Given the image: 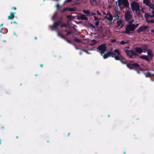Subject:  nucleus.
<instances>
[{"label": "nucleus", "instance_id": "35", "mask_svg": "<svg viewBox=\"0 0 154 154\" xmlns=\"http://www.w3.org/2000/svg\"><path fill=\"white\" fill-rule=\"evenodd\" d=\"M134 20H130L128 22L129 25H133L132 23H133V22L134 21Z\"/></svg>", "mask_w": 154, "mask_h": 154}, {"label": "nucleus", "instance_id": "23", "mask_svg": "<svg viewBox=\"0 0 154 154\" xmlns=\"http://www.w3.org/2000/svg\"><path fill=\"white\" fill-rule=\"evenodd\" d=\"M154 76V74H152L150 72H148L146 74V77H151Z\"/></svg>", "mask_w": 154, "mask_h": 154}, {"label": "nucleus", "instance_id": "45", "mask_svg": "<svg viewBox=\"0 0 154 154\" xmlns=\"http://www.w3.org/2000/svg\"><path fill=\"white\" fill-rule=\"evenodd\" d=\"M110 22L109 23V24H112L114 22L112 20H109Z\"/></svg>", "mask_w": 154, "mask_h": 154}, {"label": "nucleus", "instance_id": "48", "mask_svg": "<svg viewBox=\"0 0 154 154\" xmlns=\"http://www.w3.org/2000/svg\"><path fill=\"white\" fill-rule=\"evenodd\" d=\"M68 30H67V29H66L64 30V32H67V31H68Z\"/></svg>", "mask_w": 154, "mask_h": 154}, {"label": "nucleus", "instance_id": "37", "mask_svg": "<svg viewBox=\"0 0 154 154\" xmlns=\"http://www.w3.org/2000/svg\"><path fill=\"white\" fill-rule=\"evenodd\" d=\"M94 20H95V21H96L97 20H100V18L99 19H98V17H97L95 16H94Z\"/></svg>", "mask_w": 154, "mask_h": 154}, {"label": "nucleus", "instance_id": "40", "mask_svg": "<svg viewBox=\"0 0 154 154\" xmlns=\"http://www.w3.org/2000/svg\"><path fill=\"white\" fill-rule=\"evenodd\" d=\"M111 42L112 43H114L116 42V39H112L111 40Z\"/></svg>", "mask_w": 154, "mask_h": 154}, {"label": "nucleus", "instance_id": "18", "mask_svg": "<svg viewBox=\"0 0 154 154\" xmlns=\"http://www.w3.org/2000/svg\"><path fill=\"white\" fill-rule=\"evenodd\" d=\"M56 31L57 33V35L60 37L61 38H63V39L65 40L66 37H65L63 35L60 33L58 31L56 30Z\"/></svg>", "mask_w": 154, "mask_h": 154}, {"label": "nucleus", "instance_id": "28", "mask_svg": "<svg viewBox=\"0 0 154 154\" xmlns=\"http://www.w3.org/2000/svg\"><path fill=\"white\" fill-rule=\"evenodd\" d=\"M57 12H56L54 13V14L52 16V20H55V18L57 17Z\"/></svg>", "mask_w": 154, "mask_h": 154}, {"label": "nucleus", "instance_id": "4", "mask_svg": "<svg viewBox=\"0 0 154 154\" xmlns=\"http://www.w3.org/2000/svg\"><path fill=\"white\" fill-rule=\"evenodd\" d=\"M135 26L133 25H128L126 26L125 30L123 33L128 34L132 33L135 30Z\"/></svg>", "mask_w": 154, "mask_h": 154}, {"label": "nucleus", "instance_id": "2", "mask_svg": "<svg viewBox=\"0 0 154 154\" xmlns=\"http://www.w3.org/2000/svg\"><path fill=\"white\" fill-rule=\"evenodd\" d=\"M114 52L116 53L117 54H116L113 53L109 51L106 53L104 54L102 56L104 59L107 58L111 56L112 57H114L116 60H119V56L120 55V52L118 49H116L114 51Z\"/></svg>", "mask_w": 154, "mask_h": 154}, {"label": "nucleus", "instance_id": "3", "mask_svg": "<svg viewBox=\"0 0 154 154\" xmlns=\"http://www.w3.org/2000/svg\"><path fill=\"white\" fill-rule=\"evenodd\" d=\"M120 60L121 62L123 64H126L127 67L130 69H133V67L138 68L140 67V66L137 63H127L126 60L124 58H122L121 57V54L119 56V60Z\"/></svg>", "mask_w": 154, "mask_h": 154}, {"label": "nucleus", "instance_id": "14", "mask_svg": "<svg viewBox=\"0 0 154 154\" xmlns=\"http://www.w3.org/2000/svg\"><path fill=\"white\" fill-rule=\"evenodd\" d=\"M135 52L137 54H141L143 53V50L140 47H135L134 48Z\"/></svg>", "mask_w": 154, "mask_h": 154}, {"label": "nucleus", "instance_id": "20", "mask_svg": "<svg viewBox=\"0 0 154 154\" xmlns=\"http://www.w3.org/2000/svg\"><path fill=\"white\" fill-rule=\"evenodd\" d=\"M83 12L85 14H86V16L88 17L90 16V14L91 12L88 10H83Z\"/></svg>", "mask_w": 154, "mask_h": 154}, {"label": "nucleus", "instance_id": "49", "mask_svg": "<svg viewBox=\"0 0 154 154\" xmlns=\"http://www.w3.org/2000/svg\"><path fill=\"white\" fill-rule=\"evenodd\" d=\"M151 31L152 32H153L154 33V30L153 29H152L151 30Z\"/></svg>", "mask_w": 154, "mask_h": 154}, {"label": "nucleus", "instance_id": "19", "mask_svg": "<svg viewBox=\"0 0 154 154\" xmlns=\"http://www.w3.org/2000/svg\"><path fill=\"white\" fill-rule=\"evenodd\" d=\"M150 0H143V3L147 6H149L150 3Z\"/></svg>", "mask_w": 154, "mask_h": 154}, {"label": "nucleus", "instance_id": "6", "mask_svg": "<svg viewBox=\"0 0 154 154\" xmlns=\"http://www.w3.org/2000/svg\"><path fill=\"white\" fill-rule=\"evenodd\" d=\"M97 49L100 51H97L98 52H100L101 56H103L106 51V44L105 43L103 44L99 45L97 48Z\"/></svg>", "mask_w": 154, "mask_h": 154}, {"label": "nucleus", "instance_id": "27", "mask_svg": "<svg viewBox=\"0 0 154 154\" xmlns=\"http://www.w3.org/2000/svg\"><path fill=\"white\" fill-rule=\"evenodd\" d=\"M74 41L78 43H80L81 41L80 39L78 38H75L74 39Z\"/></svg>", "mask_w": 154, "mask_h": 154}, {"label": "nucleus", "instance_id": "34", "mask_svg": "<svg viewBox=\"0 0 154 154\" xmlns=\"http://www.w3.org/2000/svg\"><path fill=\"white\" fill-rule=\"evenodd\" d=\"M67 26V24L66 23H63L61 25V27H66Z\"/></svg>", "mask_w": 154, "mask_h": 154}, {"label": "nucleus", "instance_id": "25", "mask_svg": "<svg viewBox=\"0 0 154 154\" xmlns=\"http://www.w3.org/2000/svg\"><path fill=\"white\" fill-rule=\"evenodd\" d=\"M88 27H92L93 29H95V26L91 23H88Z\"/></svg>", "mask_w": 154, "mask_h": 154}, {"label": "nucleus", "instance_id": "62", "mask_svg": "<svg viewBox=\"0 0 154 154\" xmlns=\"http://www.w3.org/2000/svg\"><path fill=\"white\" fill-rule=\"evenodd\" d=\"M22 85V84L21 83L20 84V85Z\"/></svg>", "mask_w": 154, "mask_h": 154}, {"label": "nucleus", "instance_id": "63", "mask_svg": "<svg viewBox=\"0 0 154 154\" xmlns=\"http://www.w3.org/2000/svg\"><path fill=\"white\" fill-rule=\"evenodd\" d=\"M47 142H49V141H48H48H47Z\"/></svg>", "mask_w": 154, "mask_h": 154}, {"label": "nucleus", "instance_id": "16", "mask_svg": "<svg viewBox=\"0 0 154 154\" xmlns=\"http://www.w3.org/2000/svg\"><path fill=\"white\" fill-rule=\"evenodd\" d=\"M15 13V12L14 13L11 12L10 13V15L8 16V19L9 20H13V19L14 17V14Z\"/></svg>", "mask_w": 154, "mask_h": 154}, {"label": "nucleus", "instance_id": "12", "mask_svg": "<svg viewBox=\"0 0 154 154\" xmlns=\"http://www.w3.org/2000/svg\"><path fill=\"white\" fill-rule=\"evenodd\" d=\"M122 21L121 20H118L116 23L117 26V27H118L120 26V28H122L124 26L123 24L122 23Z\"/></svg>", "mask_w": 154, "mask_h": 154}, {"label": "nucleus", "instance_id": "5", "mask_svg": "<svg viewBox=\"0 0 154 154\" xmlns=\"http://www.w3.org/2000/svg\"><path fill=\"white\" fill-rule=\"evenodd\" d=\"M118 6L122 9L127 8L129 6L128 0H118Z\"/></svg>", "mask_w": 154, "mask_h": 154}, {"label": "nucleus", "instance_id": "51", "mask_svg": "<svg viewBox=\"0 0 154 154\" xmlns=\"http://www.w3.org/2000/svg\"><path fill=\"white\" fill-rule=\"evenodd\" d=\"M3 26V23L0 24V27H1V26Z\"/></svg>", "mask_w": 154, "mask_h": 154}, {"label": "nucleus", "instance_id": "13", "mask_svg": "<svg viewBox=\"0 0 154 154\" xmlns=\"http://www.w3.org/2000/svg\"><path fill=\"white\" fill-rule=\"evenodd\" d=\"M78 17V19L82 20H88V18L86 17V16L84 14L80 15Z\"/></svg>", "mask_w": 154, "mask_h": 154}, {"label": "nucleus", "instance_id": "39", "mask_svg": "<svg viewBox=\"0 0 154 154\" xmlns=\"http://www.w3.org/2000/svg\"><path fill=\"white\" fill-rule=\"evenodd\" d=\"M72 16L71 15H68L66 16V17L70 20H71L72 19Z\"/></svg>", "mask_w": 154, "mask_h": 154}, {"label": "nucleus", "instance_id": "64", "mask_svg": "<svg viewBox=\"0 0 154 154\" xmlns=\"http://www.w3.org/2000/svg\"><path fill=\"white\" fill-rule=\"evenodd\" d=\"M127 48H129V47H127Z\"/></svg>", "mask_w": 154, "mask_h": 154}, {"label": "nucleus", "instance_id": "54", "mask_svg": "<svg viewBox=\"0 0 154 154\" xmlns=\"http://www.w3.org/2000/svg\"><path fill=\"white\" fill-rule=\"evenodd\" d=\"M14 23H15L16 24L17 23V22H15V21L14 22Z\"/></svg>", "mask_w": 154, "mask_h": 154}, {"label": "nucleus", "instance_id": "22", "mask_svg": "<svg viewBox=\"0 0 154 154\" xmlns=\"http://www.w3.org/2000/svg\"><path fill=\"white\" fill-rule=\"evenodd\" d=\"M135 14L137 15L138 17L140 16V9L135 10Z\"/></svg>", "mask_w": 154, "mask_h": 154}, {"label": "nucleus", "instance_id": "46", "mask_svg": "<svg viewBox=\"0 0 154 154\" xmlns=\"http://www.w3.org/2000/svg\"><path fill=\"white\" fill-rule=\"evenodd\" d=\"M97 13L98 14V15H101V14L100 12H99V11H97Z\"/></svg>", "mask_w": 154, "mask_h": 154}, {"label": "nucleus", "instance_id": "8", "mask_svg": "<svg viewBox=\"0 0 154 154\" xmlns=\"http://www.w3.org/2000/svg\"><path fill=\"white\" fill-rule=\"evenodd\" d=\"M62 23V22L61 20H59L57 22L54 23L53 25L51 26V30H54L57 29V26H59L60 23Z\"/></svg>", "mask_w": 154, "mask_h": 154}, {"label": "nucleus", "instance_id": "31", "mask_svg": "<svg viewBox=\"0 0 154 154\" xmlns=\"http://www.w3.org/2000/svg\"><path fill=\"white\" fill-rule=\"evenodd\" d=\"M92 42H94V43H91L90 44L91 46H93L96 44L97 43L96 41L95 40H93L92 41Z\"/></svg>", "mask_w": 154, "mask_h": 154}, {"label": "nucleus", "instance_id": "50", "mask_svg": "<svg viewBox=\"0 0 154 154\" xmlns=\"http://www.w3.org/2000/svg\"><path fill=\"white\" fill-rule=\"evenodd\" d=\"M43 64H41L40 65V66L41 67H43Z\"/></svg>", "mask_w": 154, "mask_h": 154}, {"label": "nucleus", "instance_id": "9", "mask_svg": "<svg viewBox=\"0 0 154 154\" xmlns=\"http://www.w3.org/2000/svg\"><path fill=\"white\" fill-rule=\"evenodd\" d=\"M132 16L130 12L126 11L125 14V20L126 22L129 21L132 18Z\"/></svg>", "mask_w": 154, "mask_h": 154}, {"label": "nucleus", "instance_id": "44", "mask_svg": "<svg viewBox=\"0 0 154 154\" xmlns=\"http://www.w3.org/2000/svg\"><path fill=\"white\" fill-rule=\"evenodd\" d=\"M133 25H134L135 26V29L137 27H138L139 24H133Z\"/></svg>", "mask_w": 154, "mask_h": 154}, {"label": "nucleus", "instance_id": "7", "mask_svg": "<svg viewBox=\"0 0 154 154\" xmlns=\"http://www.w3.org/2000/svg\"><path fill=\"white\" fill-rule=\"evenodd\" d=\"M132 10L134 11L135 10L140 9L139 5L136 2H133L131 5Z\"/></svg>", "mask_w": 154, "mask_h": 154}, {"label": "nucleus", "instance_id": "15", "mask_svg": "<svg viewBox=\"0 0 154 154\" xmlns=\"http://www.w3.org/2000/svg\"><path fill=\"white\" fill-rule=\"evenodd\" d=\"M142 49L143 50V52L145 53L147 51L148 46L146 45H142Z\"/></svg>", "mask_w": 154, "mask_h": 154}, {"label": "nucleus", "instance_id": "41", "mask_svg": "<svg viewBox=\"0 0 154 154\" xmlns=\"http://www.w3.org/2000/svg\"><path fill=\"white\" fill-rule=\"evenodd\" d=\"M96 15V13H92L91 12L90 14V16H93V15Z\"/></svg>", "mask_w": 154, "mask_h": 154}, {"label": "nucleus", "instance_id": "38", "mask_svg": "<svg viewBox=\"0 0 154 154\" xmlns=\"http://www.w3.org/2000/svg\"><path fill=\"white\" fill-rule=\"evenodd\" d=\"M57 7L58 10H59L61 8V7L59 4H57Z\"/></svg>", "mask_w": 154, "mask_h": 154}, {"label": "nucleus", "instance_id": "60", "mask_svg": "<svg viewBox=\"0 0 154 154\" xmlns=\"http://www.w3.org/2000/svg\"><path fill=\"white\" fill-rule=\"evenodd\" d=\"M132 62H133V61H131V63H132Z\"/></svg>", "mask_w": 154, "mask_h": 154}, {"label": "nucleus", "instance_id": "47", "mask_svg": "<svg viewBox=\"0 0 154 154\" xmlns=\"http://www.w3.org/2000/svg\"><path fill=\"white\" fill-rule=\"evenodd\" d=\"M12 8L14 9V10H16L17 9V8L14 7H12Z\"/></svg>", "mask_w": 154, "mask_h": 154}, {"label": "nucleus", "instance_id": "58", "mask_svg": "<svg viewBox=\"0 0 154 154\" xmlns=\"http://www.w3.org/2000/svg\"><path fill=\"white\" fill-rule=\"evenodd\" d=\"M3 42H6V41L5 40H4Z\"/></svg>", "mask_w": 154, "mask_h": 154}, {"label": "nucleus", "instance_id": "24", "mask_svg": "<svg viewBox=\"0 0 154 154\" xmlns=\"http://www.w3.org/2000/svg\"><path fill=\"white\" fill-rule=\"evenodd\" d=\"M68 10L70 12H74L76 10V8H68Z\"/></svg>", "mask_w": 154, "mask_h": 154}, {"label": "nucleus", "instance_id": "1", "mask_svg": "<svg viewBox=\"0 0 154 154\" xmlns=\"http://www.w3.org/2000/svg\"><path fill=\"white\" fill-rule=\"evenodd\" d=\"M125 52L126 53L127 56L130 58H133V56L135 57L137 56L140 59L142 60H144L146 61L150 62L152 60L154 56L153 54L152 50L151 49H148L147 50V54L149 57L147 56L143 55L142 56H140L138 54H137L134 50H125Z\"/></svg>", "mask_w": 154, "mask_h": 154}, {"label": "nucleus", "instance_id": "10", "mask_svg": "<svg viewBox=\"0 0 154 154\" xmlns=\"http://www.w3.org/2000/svg\"><path fill=\"white\" fill-rule=\"evenodd\" d=\"M148 27L146 26H143L140 27L137 30V32L138 33H140L144 30L147 29Z\"/></svg>", "mask_w": 154, "mask_h": 154}, {"label": "nucleus", "instance_id": "17", "mask_svg": "<svg viewBox=\"0 0 154 154\" xmlns=\"http://www.w3.org/2000/svg\"><path fill=\"white\" fill-rule=\"evenodd\" d=\"M119 12L117 10H116L114 13V15L115 16V18L114 19L115 21L116 20H118L119 19Z\"/></svg>", "mask_w": 154, "mask_h": 154}, {"label": "nucleus", "instance_id": "56", "mask_svg": "<svg viewBox=\"0 0 154 154\" xmlns=\"http://www.w3.org/2000/svg\"><path fill=\"white\" fill-rule=\"evenodd\" d=\"M35 39H37V38H36V37H35Z\"/></svg>", "mask_w": 154, "mask_h": 154}, {"label": "nucleus", "instance_id": "11", "mask_svg": "<svg viewBox=\"0 0 154 154\" xmlns=\"http://www.w3.org/2000/svg\"><path fill=\"white\" fill-rule=\"evenodd\" d=\"M104 19L107 20H113V17L111 13L110 12L106 14V16L104 18Z\"/></svg>", "mask_w": 154, "mask_h": 154}, {"label": "nucleus", "instance_id": "52", "mask_svg": "<svg viewBox=\"0 0 154 154\" xmlns=\"http://www.w3.org/2000/svg\"><path fill=\"white\" fill-rule=\"evenodd\" d=\"M63 17H61V18H60V20H61V21L63 19Z\"/></svg>", "mask_w": 154, "mask_h": 154}, {"label": "nucleus", "instance_id": "57", "mask_svg": "<svg viewBox=\"0 0 154 154\" xmlns=\"http://www.w3.org/2000/svg\"><path fill=\"white\" fill-rule=\"evenodd\" d=\"M16 137L17 138H18V136H17Z\"/></svg>", "mask_w": 154, "mask_h": 154}, {"label": "nucleus", "instance_id": "59", "mask_svg": "<svg viewBox=\"0 0 154 154\" xmlns=\"http://www.w3.org/2000/svg\"><path fill=\"white\" fill-rule=\"evenodd\" d=\"M123 153H124V154H125V152H123Z\"/></svg>", "mask_w": 154, "mask_h": 154}, {"label": "nucleus", "instance_id": "61", "mask_svg": "<svg viewBox=\"0 0 154 154\" xmlns=\"http://www.w3.org/2000/svg\"><path fill=\"white\" fill-rule=\"evenodd\" d=\"M35 75L36 76H37V75L36 74V75Z\"/></svg>", "mask_w": 154, "mask_h": 154}, {"label": "nucleus", "instance_id": "33", "mask_svg": "<svg viewBox=\"0 0 154 154\" xmlns=\"http://www.w3.org/2000/svg\"><path fill=\"white\" fill-rule=\"evenodd\" d=\"M65 40L67 42L70 44H72V42L69 39H67L66 38L65 39Z\"/></svg>", "mask_w": 154, "mask_h": 154}, {"label": "nucleus", "instance_id": "36", "mask_svg": "<svg viewBox=\"0 0 154 154\" xmlns=\"http://www.w3.org/2000/svg\"><path fill=\"white\" fill-rule=\"evenodd\" d=\"M127 43V42H125L124 41H122L120 42V44L122 45H124Z\"/></svg>", "mask_w": 154, "mask_h": 154}, {"label": "nucleus", "instance_id": "55", "mask_svg": "<svg viewBox=\"0 0 154 154\" xmlns=\"http://www.w3.org/2000/svg\"><path fill=\"white\" fill-rule=\"evenodd\" d=\"M152 13H153V14H154V10L152 11Z\"/></svg>", "mask_w": 154, "mask_h": 154}, {"label": "nucleus", "instance_id": "21", "mask_svg": "<svg viewBox=\"0 0 154 154\" xmlns=\"http://www.w3.org/2000/svg\"><path fill=\"white\" fill-rule=\"evenodd\" d=\"M100 0H90V3L91 5H93L94 3H96L97 2H99Z\"/></svg>", "mask_w": 154, "mask_h": 154}, {"label": "nucleus", "instance_id": "30", "mask_svg": "<svg viewBox=\"0 0 154 154\" xmlns=\"http://www.w3.org/2000/svg\"><path fill=\"white\" fill-rule=\"evenodd\" d=\"M72 33V31L68 30L66 35V36L69 35L71 34Z\"/></svg>", "mask_w": 154, "mask_h": 154}, {"label": "nucleus", "instance_id": "26", "mask_svg": "<svg viewBox=\"0 0 154 154\" xmlns=\"http://www.w3.org/2000/svg\"><path fill=\"white\" fill-rule=\"evenodd\" d=\"M146 22L148 23H154V20L151 19L150 20H147Z\"/></svg>", "mask_w": 154, "mask_h": 154}, {"label": "nucleus", "instance_id": "32", "mask_svg": "<svg viewBox=\"0 0 154 154\" xmlns=\"http://www.w3.org/2000/svg\"><path fill=\"white\" fill-rule=\"evenodd\" d=\"M149 15L148 14H146L145 15V17L146 19V21L147 20H149L148 18L149 16H148V15Z\"/></svg>", "mask_w": 154, "mask_h": 154}, {"label": "nucleus", "instance_id": "42", "mask_svg": "<svg viewBox=\"0 0 154 154\" xmlns=\"http://www.w3.org/2000/svg\"><path fill=\"white\" fill-rule=\"evenodd\" d=\"M99 21L98 20L97 21L96 23H95V25L97 26H98L99 25Z\"/></svg>", "mask_w": 154, "mask_h": 154}, {"label": "nucleus", "instance_id": "43", "mask_svg": "<svg viewBox=\"0 0 154 154\" xmlns=\"http://www.w3.org/2000/svg\"><path fill=\"white\" fill-rule=\"evenodd\" d=\"M72 0H66L65 1V2L66 3H70L72 1Z\"/></svg>", "mask_w": 154, "mask_h": 154}, {"label": "nucleus", "instance_id": "53", "mask_svg": "<svg viewBox=\"0 0 154 154\" xmlns=\"http://www.w3.org/2000/svg\"><path fill=\"white\" fill-rule=\"evenodd\" d=\"M70 134V133H68V136H69Z\"/></svg>", "mask_w": 154, "mask_h": 154}, {"label": "nucleus", "instance_id": "29", "mask_svg": "<svg viewBox=\"0 0 154 154\" xmlns=\"http://www.w3.org/2000/svg\"><path fill=\"white\" fill-rule=\"evenodd\" d=\"M68 10V8H65L63 10L61 11V13L63 14L64 12Z\"/></svg>", "mask_w": 154, "mask_h": 154}]
</instances>
